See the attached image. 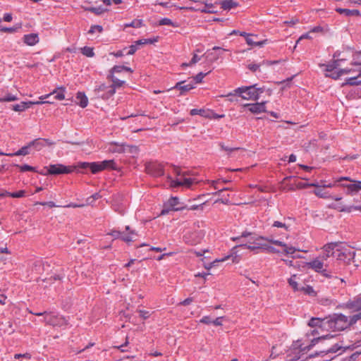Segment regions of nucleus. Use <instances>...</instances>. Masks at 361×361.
Masks as SVG:
<instances>
[{
  "instance_id": "79ce46f5",
  "label": "nucleus",
  "mask_w": 361,
  "mask_h": 361,
  "mask_svg": "<svg viewBox=\"0 0 361 361\" xmlns=\"http://www.w3.org/2000/svg\"><path fill=\"white\" fill-rule=\"evenodd\" d=\"M142 25H143L142 20L135 19L130 23H126L124 25V27H132L137 28V27H142Z\"/></svg>"
},
{
  "instance_id": "0eeeda50",
  "label": "nucleus",
  "mask_w": 361,
  "mask_h": 361,
  "mask_svg": "<svg viewBox=\"0 0 361 361\" xmlns=\"http://www.w3.org/2000/svg\"><path fill=\"white\" fill-rule=\"evenodd\" d=\"M115 90L113 87H109L104 83L100 84L94 90V97L97 99L107 100L114 96Z\"/></svg>"
},
{
  "instance_id": "a19ab883",
  "label": "nucleus",
  "mask_w": 361,
  "mask_h": 361,
  "mask_svg": "<svg viewBox=\"0 0 361 361\" xmlns=\"http://www.w3.org/2000/svg\"><path fill=\"white\" fill-rule=\"evenodd\" d=\"M190 114L192 116H195V115H197L198 114V115L202 116L204 117H209V113L206 111L204 109H193L190 110Z\"/></svg>"
},
{
  "instance_id": "ddd939ff",
  "label": "nucleus",
  "mask_w": 361,
  "mask_h": 361,
  "mask_svg": "<svg viewBox=\"0 0 361 361\" xmlns=\"http://www.w3.org/2000/svg\"><path fill=\"white\" fill-rule=\"evenodd\" d=\"M44 322L53 326H62L66 325V320L64 317L59 314H54L51 312L48 313L44 318Z\"/></svg>"
},
{
  "instance_id": "9d476101",
  "label": "nucleus",
  "mask_w": 361,
  "mask_h": 361,
  "mask_svg": "<svg viewBox=\"0 0 361 361\" xmlns=\"http://www.w3.org/2000/svg\"><path fill=\"white\" fill-rule=\"evenodd\" d=\"M267 238H272L271 237H267ZM263 240H267V238L263 236L251 237L248 241V244H243L233 247V252L240 247H247L250 250H255L257 249H262L265 246V243H262Z\"/></svg>"
},
{
  "instance_id": "dca6fc26",
  "label": "nucleus",
  "mask_w": 361,
  "mask_h": 361,
  "mask_svg": "<svg viewBox=\"0 0 361 361\" xmlns=\"http://www.w3.org/2000/svg\"><path fill=\"white\" fill-rule=\"evenodd\" d=\"M314 193L317 197L323 199L334 200L336 201H339L342 199L341 197L331 195L329 191L326 190V188L323 187L322 185L318 189H315L314 190Z\"/></svg>"
},
{
  "instance_id": "bb28decb",
  "label": "nucleus",
  "mask_w": 361,
  "mask_h": 361,
  "mask_svg": "<svg viewBox=\"0 0 361 361\" xmlns=\"http://www.w3.org/2000/svg\"><path fill=\"white\" fill-rule=\"evenodd\" d=\"M336 11L341 15H344L345 16H360V13L358 10L353 9L350 10L347 8H336Z\"/></svg>"
},
{
  "instance_id": "f8f14e48",
  "label": "nucleus",
  "mask_w": 361,
  "mask_h": 361,
  "mask_svg": "<svg viewBox=\"0 0 361 361\" xmlns=\"http://www.w3.org/2000/svg\"><path fill=\"white\" fill-rule=\"evenodd\" d=\"M180 209L179 198L177 197H171L167 202L164 204L163 209L161 215H165L171 212H176Z\"/></svg>"
},
{
  "instance_id": "774afa93",
  "label": "nucleus",
  "mask_w": 361,
  "mask_h": 361,
  "mask_svg": "<svg viewBox=\"0 0 361 361\" xmlns=\"http://www.w3.org/2000/svg\"><path fill=\"white\" fill-rule=\"evenodd\" d=\"M247 68L253 71V72H255L256 71H257L259 68V64H257V63H250L247 66Z\"/></svg>"
},
{
  "instance_id": "473e14b6",
  "label": "nucleus",
  "mask_w": 361,
  "mask_h": 361,
  "mask_svg": "<svg viewBox=\"0 0 361 361\" xmlns=\"http://www.w3.org/2000/svg\"><path fill=\"white\" fill-rule=\"evenodd\" d=\"M126 71L127 72L132 73L133 71L130 68L125 66H114L109 71V74H113L114 75V73H121L122 71Z\"/></svg>"
},
{
  "instance_id": "412c9836",
  "label": "nucleus",
  "mask_w": 361,
  "mask_h": 361,
  "mask_svg": "<svg viewBox=\"0 0 361 361\" xmlns=\"http://www.w3.org/2000/svg\"><path fill=\"white\" fill-rule=\"evenodd\" d=\"M81 167L83 169L90 168L91 172L94 174L102 171L100 162H92V163H82Z\"/></svg>"
},
{
  "instance_id": "052dcab7",
  "label": "nucleus",
  "mask_w": 361,
  "mask_h": 361,
  "mask_svg": "<svg viewBox=\"0 0 361 361\" xmlns=\"http://www.w3.org/2000/svg\"><path fill=\"white\" fill-rule=\"evenodd\" d=\"M129 50L126 53V55H133L135 53V51L138 49L137 44H131L128 47Z\"/></svg>"
},
{
  "instance_id": "f257e3e1",
  "label": "nucleus",
  "mask_w": 361,
  "mask_h": 361,
  "mask_svg": "<svg viewBox=\"0 0 361 361\" xmlns=\"http://www.w3.org/2000/svg\"><path fill=\"white\" fill-rule=\"evenodd\" d=\"M338 246V243H331L325 245L322 254L307 263L308 267L322 274V276L326 278L333 277L334 274L338 271V268L334 260L335 248Z\"/></svg>"
},
{
  "instance_id": "5701e85b",
  "label": "nucleus",
  "mask_w": 361,
  "mask_h": 361,
  "mask_svg": "<svg viewBox=\"0 0 361 361\" xmlns=\"http://www.w3.org/2000/svg\"><path fill=\"white\" fill-rule=\"evenodd\" d=\"M201 52L199 49H197L192 54L191 60L188 62H182V68L185 67L192 66L200 61L202 56H199L197 53Z\"/></svg>"
},
{
  "instance_id": "7c9ffc66",
  "label": "nucleus",
  "mask_w": 361,
  "mask_h": 361,
  "mask_svg": "<svg viewBox=\"0 0 361 361\" xmlns=\"http://www.w3.org/2000/svg\"><path fill=\"white\" fill-rule=\"evenodd\" d=\"M101 168L103 170L105 169H116V164L115 161L112 159L111 160H104L100 162Z\"/></svg>"
},
{
  "instance_id": "603ef678",
  "label": "nucleus",
  "mask_w": 361,
  "mask_h": 361,
  "mask_svg": "<svg viewBox=\"0 0 361 361\" xmlns=\"http://www.w3.org/2000/svg\"><path fill=\"white\" fill-rule=\"evenodd\" d=\"M271 228H283L286 231H287L288 230V226H287L286 224L279 221H274V223L272 224Z\"/></svg>"
},
{
  "instance_id": "f704fd0d",
  "label": "nucleus",
  "mask_w": 361,
  "mask_h": 361,
  "mask_svg": "<svg viewBox=\"0 0 361 361\" xmlns=\"http://www.w3.org/2000/svg\"><path fill=\"white\" fill-rule=\"evenodd\" d=\"M29 146L34 147L37 151L45 146L42 138H37L29 142Z\"/></svg>"
},
{
  "instance_id": "cd10ccee",
  "label": "nucleus",
  "mask_w": 361,
  "mask_h": 361,
  "mask_svg": "<svg viewBox=\"0 0 361 361\" xmlns=\"http://www.w3.org/2000/svg\"><path fill=\"white\" fill-rule=\"evenodd\" d=\"M343 61V59H334L331 62L328 64H322V66H324V71L326 72H332L334 70L336 69L338 66H340V61Z\"/></svg>"
},
{
  "instance_id": "aec40b11",
  "label": "nucleus",
  "mask_w": 361,
  "mask_h": 361,
  "mask_svg": "<svg viewBox=\"0 0 361 361\" xmlns=\"http://www.w3.org/2000/svg\"><path fill=\"white\" fill-rule=\"evenodd\" d=\"M23 42L29 46H34L39 42L38 35L35 33L25 35Z\"/></svg>"
},
{
  "instance_id": "ea45409f",
  "label": "nucleus",
  "mask_w": 361,
  "mask_h": 361,
  "mask_svg": "<svg viewBox=\"0 0 361 361\" xmlns=\"http://www.w3.org/2000/svg\"><path fill=\"white\" fill-rule=\"evenodd\" d=\"M205 203H202V204H192L191 206H188L187 204H183L182 203V207H181V209H182V212L185 209H187V210H195V209H200L201 210L203 209V205Z\"/></svg>"
},
{
  "instance_id": "bf43d9fd",
  "label": "nucleus",
  "mask_w": 361,
  "mask_h": 361,
  "mask_svg": "<svg viewBox=\"0 0 361 361\" xmlns=\"http://www.w3.org/2000/svg\"><path fill=\"white\" fill-rule=\"evenodd\" d=\"M121 232L116 231V230H112L109 233H108V235H111L114 239H118L121 238Z\"/></svg>"
},
{
  "instance_id": "a211bd4d",
  "label": "nucleus",
  "mask_w": 361,
  "mask_h": 361,
  "mask_svg": "<svg viewBox=\"0 0 361 361\" xmlns=\"http://www.w3.org/2000/svg\"><path fill=\"white\" fill-rule=\"evenodd\" d=\"M327 317L321 319L319 317H312L309 322L308 325L310 327H319L322 330L327 331Z\"/></svg>"
},
{
  "instance_id": "c756f323",
  "label": "nucleus",
  "mask_w": 361,
  "mask_h": 361,
  "mask_svg": "<svg viewBox=\"0 0 361 361\" xmlns=\"http://www.w3.org/2000/svg\"><path fill=\"white\" fill-rule=\"evenodd\" d=\"M221 8L224 10H231L238 6V3L233 0H225L221 3Z\"/></svg>"
},
{
  "instance_id": "393cba45",
  "label": "nucleus",
  "mask_w": 361,
  "mask_h": 361,
  "mask_svg": "<svg viewBox=\"0 0 361 361\" xmlns=\"http://www.w3.org/2000/svg\"><path fill=\"white\" fill-rule=\"evenodd\" d=\"M231 257H233V262H238V260H236L237 256L235 255V257H233V254H232V255H227V256H226V257H224L223 258H221V259H216L214 260L212 262H211L210 264H205L204 267L207 269H210L212 267H215L218 262H225L226 260L228 259Z\"/></svg>"
},
{
  "instance_id": "6ab92c4d",
  "label": "nucleus",
  "mask_w": 361,
  "mask_h": 361,
  "mask_svg": "<svg viewBox=\"0 0 361 361\" xmlns=\"http://www.w3.org/2000/svg\"><path fill=\"white\" fill-rule=\"evenodd\" d=\"M265 104V102L255 104H246L244 106L248 107L249 111L253 114H260L266 111Z\"/></svg>"
},
{
  "instance_id": "2eb2a0df",
  "label": "nucleus",
  "mask_w": 361,
  "mask_h": 361,
  "mask_svg": "<svg viewBox=\"0 0 361 361\" xmlns=\"http://www.w3.org/2000/svg\"><path fill=\"white\" fill-rule=\"evenodd\" d=\"M343 307L350 310L352 312H361V295L354 298L345 302Z\"/></svg>"
},
{
  "instance_id": "e2e57ef3",
  "label": "nucleus",
  "mask_w": 361,
  "mask_h": 361,
  "mask_svg": "<svg viewBox=\"0 0 361 361\" xmlns=\"http://www.w3.org/2000/svg\"><path fill=\"white\" fill-rule=\"evenodd\" d=\"M156 4H158V5H160L163 7H166V8H171V7H173V6H176V5L174 4H173L172 2L171 1H166V2H158L157 1Z\"/></svg>"
},
{
  "instance_id": "e433bc0d",
  "label": "nucleus",
  "mask_w": 361,
  "mask_h": 361,
  "mask_svg": "<svg viewBox=\"0 0 361 361\" xmlns=\"http://www.w3.org/2000/svg\"><path fill=\"white\" fill-rule=\"evenodd\" d=\"M359 75L356 77L348 78L345 80V82L343 85H361V80H359Z\"/></svg>"
},
{
  "instance_id": "423d86ee",
  "label": "nucleus",
  "mask_w": 361,
  "mask_h": 361,
  "mask_svg": "<svg viewBox=\"0 0 361 361\" xmlns=\"http://www.w3.org/2000/svg\"><path fill=\"white\" fill-rule=\"evenodd\" d=\"M338 246L335 248L336 251L334 257H336L337 260L343 261L345 263H350L355 257V253L350 248L347 247H341V243H338Z\"/></svg>"
},
{
  "instance_id": "5fc2aeb1",
  "label": "nucleus",
  "mask_w": 361,
  "mask_h": 361,
  "mask_svg": "<svg viewBox=\"0 0 361 361\" xmlns=\"http://www.w3.org/2000/svg\"><path fill=\"white\" fill-rule=\"evenodd\" d=\"M169 184L171 188H176L180 185V180L179 179L173 180L171 177L168 176Z\"/></svg>"
},
{
  "instance_id": "3c124183",
  "label": "nucleus",
  "mask_w": 361,
  "mask_h": 361,
  "mask_svg": "<svg viewBox=\"0 0 361 361\" xmlns=\"http://www.w3.org/2000/svg\"><path fill=\"white\" fill-rule=\"evenodd\" d=\"M296 275L292 276L288 281L289 285L294 289V290H298L300 288L298 287V283L295 281Z\"/></svg>"
},
{
  "instance_id": "b1692460",
  "label": "nucleus",
  "mask_w": 361,
  "mask_h": 361,
  "mask_svg": "<svg viewBox=\"0 0 361 361\" xmlns=\"http://www.w3.org/2000/svg\"><path fill=\"white\" fill-rule=\"evenodd\" d=\"M184 240L186 243L194 245L200 241V238L197 233H186L184 235Z\"/></svg>"
},
{
  "instance_id": "a878e982",
  "label": "nucleus",
  "mask_w": 361,
  "mask_h": 361,
  "mask_svg": "<svg viewBox=\"0 0 361 361\" xmlns=\"http://www.w3.org/2000/svg\"><path fill=\"white\" fill-rule=\"evenodd\" d=\"M77 104L82 108H85L88 104V99L85 92H78L76 94Z\"/></svg>"
},
{
  "instance_id": "49530a36",
  "label": "nucleus",
  "mask_w": 361,
  "mask_h": 361,
  "mask_svg": "<svg viewBox=\"0 0 361 361\" xmlns=\"http://www.w3.org/2000/svg\"><path fill=\"white\" fill-rule=\"evenodd\" d=\"M18 98L11 93L6 94L5 96L0 97V102H13L18 100Z\"/></svg>"
},
{
  "instance_id": "4468645a",
  "label": "nucleus",
  "mask_w": 361,
  "mask_h": 361,
  "mask_svg": "<svg viewBox=\"0 0 361 361\" xmlns=\"http://www.w3.org/2000/svg\"><path fill=\"white\" fill-rule=\"evenodd\" d=\"M147 173L154 177H159L164 175L163 166L157 162H149L145 166Z\"/></svg>"
},
{
  "instance_id": "4d7b16f0",
  "label": "nucleus",
  "mask_w": 361,
  "mask_h": 361,
  "mask_svg": "<svg viewBox=\"0 0 361 361\" xmlns=\"http://www.w3.org/2000/svg\"><path fill=\"white\" fill-rule=\"evenodd\" d=\"M221 52H219L218 54H216L215 55L213 54V53L209 52V51H207V58H209V59L213 61L219 59V58L221 57Z\"/></svg>"
},
{
  "instance_id": "9b49d317",
  "label": "nucleus",
  "mask_w": 361,
  "mask_h": 361,
  "mask_svg": "<svg viewBox=\"0 0 361 361\" xmlns=\"http://www.w3.org/2000/svg\"><path fill=\"white\" fill-rule=\"evenodd\" d=\"M199 183L200 180L195 176L182 171V191L184 189L194 190Z\"/></svg>"
},
{
  "instance_id": "72a5a7b5",
  "label": "nucleus",
  "mask_w": 361,
  "mask_h": 361,
  "mask_svg": "<svg viewBox=\"0 0 361 361\" xmlns=\"http://www.w3.org/2000/svg\"><path fill=\"white\" fill-rule=\"evenodd\" d=\"M254 37L252 35L250 36H247L246 37V42L248 45L250 46H256V47H262L265 43L267 40H262L259 42H256L254 40Z\"/></svg>"
},
{
  "instance_id": "2f4dec72",
  "label": "nucleus",
  "mask_w": 361,
  "mask_h": 361,
  "mask_svg": "<svg viewBox=\"0 0 361 361\" xmlns=\"http://www.w3.org/2000/svg\"><path fill=\"white\" fill-rule=\"evenodd\" d=\"M339 177L338 178H333L332 180L329 183H327L326 180H322V185L323 187L327 188H336L339 187Z\"/></svg>"
},
{
  "instance_id": "58836bf2",
  "label": "nucleus",
  "mask_w": 361,
  "mask_h": 361,
  "mask_svg": "<svg viewBox=\"0 0 361 361\" xmlns=\"http://www.w3.org/2000/svg\"><path fill=\"white\" fill-rule=\"evenodd\" d=\"M134 235H136V233L134 231H130L128 235H123L121 233V240L126 243H130L134 240Z\"/></svg>"
},
{
  "instance_id": "13d9d810",
  "label": "nucleus",
  "mask_w": 361,
  "mask_h": 361,
  "mask_svg": "<svg viewBox=\"0 0 361 361\" xmlns=\"http://www.w3.org/2000/svg\"><path fill=\"white\" fill-rule=\"evenodd\" d=\"M102 30H103V27L101 25H94L91 26V27L89 30V33H94L96 31L98 32H102Z\"/></svg>"
},
{
  "instance_id": "f3484780",
  "label": "nucleus",
  "mask_w": 361,
  "mask_h": 361,
  "mask_svg": "<svg viewBox=\"0 0 361 361\" xmlns=\"http://www.w3.org/2000/svg\"><path fill=\"white\" fill-rule=\"evenodd\" d=\"M267 240L271 244L284 247L283 251L287 255H293L296 251H300V250H298L293 246H288L285 243L281 240H274V238H267Z\"/></svg>"
},
{
  "instance_id": "7ed1b4c3",
  "label": "nucleus",
  "mask_w": 361,
  "mask_h": 361,
  "mask_svg": "<svg viewBox=\"0 0 361 361\" xmlns=\"http://www.w3.org/2000/svg\"><path fill=\"white\" fill-rule=\"evenodd\" d=\"M264 91L262 87H257V85L243 86L235 89L225 97L238 95L245 100H257L261 94Z\"/></svg>"
},
{
  "instance_id": "4be33fe9",
  "label": "nucleus",
  "mask_w": 361,
  "mask_h": 361,
  "mask_svg": "<svg viewBox=\"0 0 361 361\" xmlns=\"http://www.w3.org/2000/svg\"><path fill=\"white\" fill-rule=\"evenodd\" d=\"M31 147L29 146V143L25 145V146H23V147H21L20 149H18L17 152H14V153H3V152H0V154L1 155H6V156H8V157H13V156H25V155H27L30 154V152H29V149Z\"/></svg>"
},
{
  "instance_id": "c85d7f7f",
  "label": "nucleus",
  "mask_w": 361,
  "mask_h": 361,
  "mask_svg": "<svg viewBox=\"0 0 361 361\" xmlns=\"http://www.w3.org/2000/svg\"><path fill=\"white\" fill-rule=\"evenodd\" d=\"M107 78L112 82V85H109V87H113L115 91L116 88L122 87L126 82L124 80L118 79L113 74H109Z\"/></svg>"
},
{
  "instance_id": "1a4fd4ad",
  "label": "nucleus",
  "mask_w": 361,
  "mask_h": 361,
  "mask_svg": "<svg viewBox=\"0 0 361 361\" xmlns=\"http://www.w3.org/2000/svg\"><path fill=\"white\" fill-rule=\"evenodd\" d=\"M47 172H39L43 175H60L68 174L73 171L72 166H66L61 164H51L49 167H45Z\"/></svg>"
},
{
  "instance_id": "864d4df0",
  "label": "nucleus",
  "mask_w": 361,
  "mask_h": 361,
  "mask_svg": "<svg viewBox=\"0 0 361 361\" xmlns=\"http://www.w3.org/2000/svg\"><path fill=\"white\" fill-rule=\"evenodd\" d=\"M137 312L139 313L140 317L142 319H148L152 314L151 312L148 311V310H137Z\"/></svg>"
},
{
  "instance_id": "4c0bfd02",
  "label": "nucleus",
  "mask_w": 361,
  "mask_h": 361,
  "mask_svg": "<svg viewBox=\"0 0 361 361\" xmlns=\"http://www.w3.org/2000/svg\"><path fill=\"white\" fill-rule=\"evenodd\" d=\"M14 166L19 168L20 172H25V171L38 172L35 167L29 166L27 164H24V165L14 164Z\"/></svg>"
},
{
  "instance_id": "338daca9",
  "label": "nucleus",
  "mask_w": 361,
  "mask_h": 361,
  "mask_svg": "<svg viewBox=\"0 0 361 361\" xmlns=\"http://www.w3.org/2000/svg\"><path fill=\"white\" fill-rule=\"evenodd\" d=\"M302 289L308 295H314V293H315L314 289H313V288L312 286H307V287L303 288Z\"/></svg>"
},
{
  "instance_id": "37998d69",
  "label": "nucleus",
  "mask_w": 361,
  "mask_h": 361,
  "mask_svg": "<svg viewBox=\"0 0 361 361\" xmlns=\"http://www.w3.org/2000/svg\"><path fill=\"white\" fill-rule=\"evenodd\" d=\"M207 6H206V3L204 4L198 5L196 7L192 8L195 11H200L202 13H216L215 10H209L207 8Z\"/></svg>"
},
{
  "instance_id": "de8ad7c7",
  "label": "nucleus",
  "mask_w": 361,
  "mask_h": 361,
  "mask_svg": "<svg viewBox=\"0 0 361 361\" xmlns=\"http://www.w3.org/2000/svg\"><path fill=\"white\" fill-rule=\"evenodd\" d=\"M209 73H202L200 72L197 75H196L195 77H192V82H193L195 84H198L202 82L203 78Z\"/></svg>"
},
{
  "instance_id": "c9c22d12",
  "label": "nucleus",
  "mask_w": 361,
  "mask_h": 361,
  "mask_svg": "<svg viewBox=\"0 0 361 361\" xmlns=\"http://www.w3.org/2000/svg\"><path fill=\"white\" fill-rule=\"evenodd\" d=\"M356 313L348 317V320L350 327L355 324L359 320L361 319V312H355Z\"/></svg>"
},
{
  "instance_id": "a18cd8bd",
  "label": "nucleus",
  "mask_w": 361,
  "mask_h": 361,
  "mask_svg": "<svg viewBox=\"0 0 361 361\" xmlns=\"http://www.w3.org/2000/svg\"><path fill=\"white\" fill-rule=\"evenodd\" d=\"M229 190V188H222V189H219L217 192H214V193H213V194H214V195H219V196H221V197H222V198H221V202L222 203L226 204V203H227V202H228V200H228V195H227V197H225L224 194H222V193H223V192H224V191H226V190Z\"/></svg>"
},
{
  "instance_id": "6e6552de",
  "label": "nucleus",
  "mask_w": 361,
  "mask_h": 361,
  "mask_svg": "<svg viewBox=\"0 0 361 361\" xmlns=\"http://www.w3.org/2000/svg\"><path fill=\"white\" fill-rule=\"evenodd\" d=\"M328 338H333V336H329V335H326L325 336L318 337L313 338L311 341V343L310 345H305L300 340H298L295 342H293L292 344V348L294 350H298V353H302L304 354L309 350H310L314 345H316L319 341L326 339Z\"/></svg>"
},
{
  "instance_id": "6e6d98bb",
  "label": "nucleus",
  "mask_w": 361,
  "mask_h": 361,
  "mask_svg": "<svg viewBox=\"0 0 361 361\" xmlns=\"http://www.w3.org/2000/svg\"><path fill=\"white\" fill-rule=\"evenodd\" d=\"M25 190H19L16 192H7L8 196L13 197V198H19L22 197L25 195Z\"/></svg>"
},
{
  "instance_id": "20e7f679",
  "label": "nucleus",
  "mask_w": 361,
  "mask_h": 361,
  "mask_svg": "<svg viewBox=\"0 0 361 361\" xmlns=\"http://www.w3.org/2000/svg\"><path fill=\"white\" fill-rule=\"evenodd\" d=\"M327 331H343L350 328L348 316L341 313L327 317Z\"/></svg>"
},
{
  "instance_id": "8fccbe9b",
  "label": "nucleus",
  "mask_w": 361,
  "mask_h": 361,
  "mask_svg": "<svg viewBox=\"0 0 361 361\" xmlns=\"http://www.w3.org/2000/svg\"><path fill=\"white\" fill-rule=\"evenodd\" d=\"M185 81L182 80V94L184 92H188L195 87V83L190 81L188 84H185Z\"/></svg>"
},
{
  "instance_id": "f03ea898",
  "label": "nucleus",
  "mask_w": 361,
  "mask_h": 361,
  "mask_svg": "<svg viewBox=\"0 0 361 361\" xmlns=\"http://www.w3.org/2000/svg\"><path fill=\"white\" fill-rule=\"evenodd\" d=\"M66 88L64 87H59L54 90L49 94L42 95L39 97L40 101H29L22 102L20 104H14L12 106V109L15 111L21 112L25 109L31 107L32 105H39L43 104H53V102L44 101V99L49 98L51 96L54 95V99L57 100H63L65 99Z\"/></svg>"
},
{
  "instance_id": "680f3d73",
  "label": "nucleus",
  "mask_w": 361,
  "mask_h": 361,
  "mask_svg": "<svg viewBox=\"0 0 361 361\" xmlns=\"http://www.w3.org/2000/svg\"><path fill=\"white\" fill-rule=\"evenodd\" d=\"M159 25H173L175 26L173 23V22L167 18H162L159 20Z\"/></svg>"
},
{
  "instance_id": "39448f33",
  "label": "nucleus",
  "mask_w": 361,
  "mask_h": 361,
  "mask_svg": "<svg viewBox=\"0 0 361 361\" xmlns=\"http://www.w3.org/2000/svg\"><path fill=\"white\" fill-rule=\"evenodd\" d=\"M339 188L347 195H354L361 190V181L351 179L348 176L339 177Z\"/></svg>"
},
{
  "instance_id": "69168bd1",
  "label": "nucleus",
  "mask_w": 361,
  "mask_h": 361,
  "mask_svg": "<svg viewBox=\"0 0 361 361\" xmlns=\"http://www.w3.org/2000/svg\"><path fill=\"white\" fill-rule=\"evenodd\" d=\"M212 321L209 316H204L200 319V322L206 324H212Z\"/></svg>"
},
{
  "instance_id": "09e8293b",
  "label": "nucleus",
  "mask_w": 361,
  "mask_h": 361,
  "mask_svg": "<svg viewBox=\"0 0 361 361\" xmlns=\"http://www.w3.org/2000/svg\"><path fill=\"white\" fill-rule=\"evenodd\" d=\"M86 11H90L97 15H100V14L103 13L104 11H106V10L104 9V8H102V6H99V7H89V8H86Z\"/></svg>"
},
{
  "instance_id": "c03bdc74",
  "label": "nucleus",
  "mask_w": 361,
  "mask_h": 361,
  "mask_svg": "<svg viewBox=\"0 0 361 361\" xmlns=\"http://www.w3.org/2000/svg\"><path fill=\"white\" fill-rule=\"evenodd\" d=\"M81 53L87 56V57H93L94 56V52L93 51V48L90 47H84L80 49Z\"/></svg>"
},
{
  "instance_id": "0e129e2a",
  "label": "nucleus",
  "mask_w": 361,
  "mask_h": 361,
  "mask_svg": "<svg viewBox=\"0 0 361 361\" xmlns=\"http://www.w3.org/2000/svg\"><path fill=\"white\" fill-rule=\"evenodd\" d=\"M326 77H331V78L336 80V79H338L340 76H341V72H340V70H338V71L334 72V73H331V74H328V73H326Z\"/></svg>"
}]
</instances>
